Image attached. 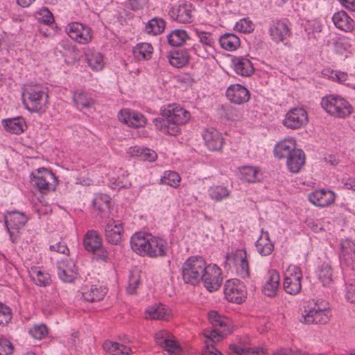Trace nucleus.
I'll use <instances>...</instances> for the list:
<instances>
[{
	"label": "nucleus",
	"instance_id": "cd10ccee",
	"mask_svg": "<svg viewBox=\"0 0 355 355\" xmlns=\"http://www.w3.org/2000/svg\"><path fill=\"white\" fill-rule=\"evenodd\" d=\"M232 62L233 69L237 75L248 77L254 71L252 62L247 57H234Z\"/></svg>",
	"mask_w": 355,
	"mask_h": 355
},
{
	"label": "nucleus",
	"instance_id": "f3484780",
	"mask_svg": "<svg viewBox=\"0 0 355 355\" xmlns=\"http://www.w3.org/2000/svg\"><path fill=\"white\" fill-rule=\"evenodd\" d=\"M247 252L244 249H238L232 254H227L226 259L227 261H233L236 267L238 275L242 278L249 277V265L247 259Z\"/></svg>",
	"mask_w": 355,
	"mask_h": 355
},
{
	"label": "nucleus",
	"instance_id": "603ef678",
	"mask_svg": "<svg viewBox=\"0 0 355 355\" xmlns=\"http://www.w3.org/2000/svg\"><path fill=\"white\" fill-rule=\"evenodd\" d=\"M73 98L76 107L80 110L89 108L94 105V101L82 92H76Z\"/></svg>",
	"mask_w": 355,
	"mask_h": 355
},
{
	"label": "nucleus",
	"instance_id": "b1692460",
	"mask_svg": "<svg viewBox=\"0 0 355 355\" xmlns=\"http://www.w3.org/2000/svg\"><path fill=\"white\" fill-rule=\"evenodd\" d=\"M335 193L331 190H315L309 195V201L318 207H327L335 201Z\"/></svg>",
	"mask_w": 355,
	"mask_h": 355
},
{
	"label": "nucleus",
	"instance_id": "e2e57ef3",
	"mask_svg": "<svg viewBox=\"0 0 355 355\" xmlns=\"http://www.w3.org/2000/svg\"><path fill=\"white\" fill-rule=\"evenodd\" d=\"M148 2V0H128L127 6L132 10H139L143 9Z\"/></svg>",
	"mask_w": 355,
	"mask_h": 355
},
{
	"label": "nucleus",
	"instance_id": "774afa93",
	"mask_svg": "<svg viewBox=\"0 0 355 355\" xmlns=\"http://www.w3.org/2000/svg\"><path fill=\"white\" fill-rule=\"evenodd\" d=\"M272 355H303L299 352L292 350L291 348H279L272 353Z\"/></svg>",
	"mask_w": 355,
	"mask_h": 355
},
{
	"label": "nucleus",
	"instance_id": "6e6552de",
	"mask_svg": "<svg viewBox=\"0 0 355 355\" xmlns=\"http://www.w3.org/2000/svg\"><path fill=\"white\" fill-rule=\"evenodd\" d=\"M331 318L329 309L320 308L315 304L313 306L309 305L302 313L300 322L306 324H326Z\"/></svg>",
	"mask_w": 355,
	"mask_h": 355
},
{
	"label": "nucleus",
	"instance_id": "412c9836",
	"mask_svg": "<svg viewBox=\"0 0 355 355\" xmlns=\"http://www.w3.org/2000/svg\"><path fill=\"white\" fill-rule=\"evenodd\" d=\"M58 275L64 282H72L78 275V268L71 259H66L58 263Z\"/></svg>",
	"mask_w": 355,
	"mask_h": 355
},
{
	"label": "nucleus",
	"instance_id": "5fc2aeb1",
	"mask_svg": "<svg viewBox=\"0 0 355 355\" xmlns=\"http://www.w3.org/2000/svg\"><path fill=\"white\" fill-rule=\"evenodd\" d=\"M140 273L141 271L137 268L130 271L128 284L126 288V291L129 294L135 293L137 286L140 284Z\"/></svg>",
	"mask_w": 355,
	"mask_h": 355
},
{
	"label": "nucleus",
	"instance_id": "a19ab883",
	"mask_svg": "<svg viewBox=\"0 0 355 355\" xmlns=\"http://www.w3.org/2000/svg\"><path fill=\"white\" fill-rule=\"evenodd\" d=\"M219 43L223 49L226 51H234L241 44L240 39L233 33H225L219 38Z\"/></svg>",
	"mask_w": 355,
	"mask_h": 355
},
{
	"label": "nucleus",
	"instance_id": "a18cd8bd",
	"mask_svg": "<svg viewBox=\"0 0 355 355\" xmlns=\"http://www.w3.org/2000/svg\"><path fill=\"white\" fill-rule=\"evenodd\" d=\"M94 206L98 211V214L103 218H108L110 215V204L109 197L100 196L96 197L93 202Z\"/></svg>",
	"mask_w": 355,
	"mask_h": 355
},
{
	"label": "nucleus",
	"instance_id": "c756f323",
	"mask_svg": "<svg viewBox=\"0 0 355 355\" xmlns=\"http://www.w3.org/2000/svg\"><path fill=\"white\" fill-rule=\"evenodd\" d=\"M205 145L210 150H220L223 145L222 135L214 128L205 130L202 133Z\"/></svg>",
	"mask_w": 355,
	"mask_h": 355
},
{
	"label": "nucleus",
	"instance_id": "c85d7f7f",
	"mask_svg": "<svg viewBox=\"0 0 355 355\" xmlns=\"http://www.w3.org/2000/svg\"><path fill=\"white\" fill-rule=\"evenodd\" d=\"M147 236L149 239V244L148 245L146 255L150 257L165 255L167 250L166 242L161 238L153 236L150 234Z\"/></svg>",
	"mask_w": 355,
	"mask_h": 355
},
{
	"label": "nucleus",
	"instance_id": "a878e982",
	"mask_svg": "<svg viewBox=\"0 0 355 355\" xmlns=\"http://www.w3.org/2000/svg\"><path fill=\"white\" fill-rule=\"evenodd\" d=\"M123 233V224L119 221L110 220L105 227V239L111 244H119L121 240V235Z\"/></svg>",
	"mask_w": 355,
	"mask_h": 355
},
{
	"label": "nucleus",
	"instance_id": "39448f33",
	"mask_svg": "<svg viewBox=\"0 0 355 355\" xmlns=\"http://www.w3.org/2000/svg\"><path fill=\"white\" fill-rule=\"evenodd\" d=\"M320 104L329 114L337 118L348 117L353 112L349 103L338 95L331 94L323 97Z\"/></svg>",
	"mask_w": 355,
	"mask_h": 355
},
{
	"label": "nucleus",
	"instance_id": "1a4fd4ad",
	"mask_svg": "<svg viewBox=\"0 0 355 355\" xmlns=\"http://www.w3.org/2000/svg\"><path fill=\"white\" fill-rule=\"evenodd\" d=\"M302 272L300 267L290 265L284 272L283 286L285 291L291 295H296L302 289Z\"/></svg>",
	"mask_w": 355,
	"mask_h": 355
},
{
	"label": "nucleus",
	"instance_id": "5701e85b",
	"mask_svg": "<svg viewBox=\"0 0 355 355\" xmlns=\"http://www.w3.org/2000/svg\"><path fill=\"white\" fill-rule=\"evenodd\" d=\"M119 121L132 128L143 127L146 120L143 114L129 109H123L118 115Z\"/></svg>",
	"mask_w": 355,
	"mask_h": 355
},
{
	"label": "nucleus",
	"instance_id": "aec40b11",
	"mask_svg": "<svg viewBox=\"0 0 355 355\" xmlns=\"http://www.w3.org/2000/svg\"><path fill=\"white\" fill-rule=\"evenodd\" d=\"M155 341L157 345L168 353L175 354L180 350V347L174 336L166 330H160L155 334Z\"/></svg>",
	"mask_w": 355,
	"mask_h": 355
},
{
	"label": "nucleus",
	"instance_id": "bb28decb",
	"mask_svg": "<svg viewBox=\"0 0 355 355\" xmlns=\"http://www.w3.org/2000/svg\"><path fill=\"white\" fill-rule=\"evenodd\" d=\"M265 279L262 288L263 294L268 297L275 296L279 286L280 277L278 272L274 269L269 270Z\"/></svg>",
	"mask_w": 355,
	"mask_h": 355
},
{
	"label": "nucleus",
	"instance_id": "09e8293b",
	"mask_svg": "<svg viewBox=\"0 0 355 355\" xmlns=\"http://www.w3.org/2000/svg\"><path fill=\"white\" fill-rule=\"evenodd\" d=\"M135 56L139 60H149L153 54V48L150 44L140 43L133 49Z\"/></svg>",
	"mask_w": 355,
	"mask_h": 355
},
{
	"label": "nucleus",
	"instance_id": "6e6d98bb",
	"mask_svg": "<svg viewBox=\"0 0 355 355\" xmlns=\"http://www.w3.org/2000/svg\"><path fill=\"white\" fill-rule=\"evenodd\" d=\"M254 24L249 18L241 19L234 25V30L243 33H249L254 31Z\"/></svg>",
	"mask_w": 355,
	"mask_h": 355
},
{
	"label": "nucleus",
	"instance_id": "ddd939ff",
	"mask_svg": "<svg viewBox=\"0 0 355 355\" xmlns=\"http://www.w3.org/2000/svg\"><path fill=\"white\" fill-rule=\"evenodd\" d=\"M200 282L210 292L218 290L223 282L220 269L216 264H207Z\"/></svg>",
	"mask_w": 355,
	"mask_h": 355
},
{
	"label": "nucleus",
	"instance_id": "423d86ee",
	"mask_svg": "<svg viewBox=\"0 0 355 355\" xmlns=\"http://www.w3.org/2000/svg\"><path fill=\"white\" fill-rule=\"evenodd\" d=\"M206 266V261L201 257L189 258L182 266V275L184 282L192 285L198 284Z\"/></svg>",
	"mask_w": 355,
	"mask_h": 355
},
{
	"label": "nucleus",
	"instance_id": "4c0bfd02",
	"mask_svg": "<svg viewBox=\"0 0 355 355\" xmlns=\"http://www.w3.org/2000/svg\"><path fill=\"white\" fill-rule=\"evenodd\" d=\"M86 62L92 70L99 71L105 66L103 55L98 51L88 49L85 53Z\"/></svg>",
	"mask_w": 355,
	"mask_h": 355
},
{
	"label": "nucleus",
	"instance_id": "8fccbe9b",
	"mask_svg": "<svg viewBox=\"0 0 355 355\" xmlns=\"http://www.w3.org/2000/svg\"><path fill=\"white\" fill-rule=\"evenodd\" d=\"M187 38V32L182 29H175L167 36L168 44L173 46H181Z\"/></svg>",
	"mask_w": 355,
	"mask_h": 355
},
{
	"label": "nucleus",
	"instance_id": "0e129e2a",
	"mask_svg": "<svg viewBox=\"0 0 355 355\" xmlns=\"http://www.w3.org/2000/svg\"><path fill=\"white\" fill-rule=\"evenodd\" d=\"M157 158V154L155 150L144 148L141 160L153 162Z\"/></svg>",
	"mask_w": 355,
	"mask_h": 355
},
{
	"label": "nucleus",
	"instance_id": "f704fd0d",
	"mask_svg": "<svg viewBox=\"0 0 355 355\" xmlns=\"http://www.w3.org/2000/svg\"><path fill=\"white\" fill-rule=\"evenodd\" d=\"M305 163L304 153L297 149L293 151V153L287 158L286 166L291 173H297Z\"/></svg>",
	"mask_w": 355,
	"mask_h": 355
},
{
	"label": "nucleus",
	"instance_id": "a211bd4d",
	"mask_svg": "<svg viewBox=\"0 0 355 355\" xmlns=\"http://www.w3.org/2000/svg\"><path fill=\"white\" fill-rule=\"evenodd\" d=\"M83 245L86 250L94 252L97 250L101 251L99 257L102 260H106L107 253L101 249L102 239L99 234L95 230H88L83 239Z\"/></svg>",
	"mask_w": 355,
	"mask_h": 355
},
{
	"label": "nucleus",
	"instance_id": "7c9ffc66",
	"mask_svg": "<svg viewBox=\"0 0 355 355\" xmlns=\"http://www.w3.org/2000/svg\"><path fill=\"white\" fill-rule=\"evenodd\" d=\"M148 233L136 232L130 238V246L133 251L139 255H146L149 239Z\"/></svg>",
	"mask_w": 355,
	"mask_h": 355
},
{
	"label": "nucleus",
	"instance_id": "393cba45",
	"mask_svg": "<svg viewBox=\"0 0 355 355\" xmlns=\"http://www.w3.org/2000/svg\"><path fill=\"white\" fill-rule=\"evenodd\" d=\"M226 96L232 103L241 105L250 99V92L243 86L239 84L230 85L226 91Z\"/></svg>",
	"mask_w": 355,
	"mask_h": 355
},
{
	"label": "nucleus",
	"instance_id": "2f4dec72",
	"mask_svg": "<svg viewBox=\"0 0 355 355\" xmlns=\"http://www.w3.org/2000/svg\"><path fill=\"white\" fill-rule=\"evenodd\" d=\"M332 21L337 28L345 32H351L354 28V20L345 11L335 13Z\"/></svg>",
	"mask_w": 355,
	"mask_h": 355
},
{
	"label": "nucleus",
	"instance_id": "bf43d9fd",
	"mask_svg": "<svg viewBox=\"0 0 355 355\" xmlns=\"http://www.w3.org/2000/svg\"><path fill=\"white\" fill-rule=\"evenodd\" d=\"M12 314L10 309L0 304V325L7 324L11 320Z\"/></svg>",
	"mask_w": 355,
	"mask_h": 355
},
{
	"label": "nucleus",
	"instance_id": "dca6fc26",
	"mask_svg": "<svg viewBox=\"0 0 355 355\" xmlns=\"http://www.w3.org/2000/svg\"><path fill=\"white\" fill-rule=\"evenodd\" d=\"M340 261L341 266L354 268L355 264V243L350 239H342L340 243Z\"/></svg>",
	"mask_w": 355,
	"mask_h": 355
},
{
	"label": "nucleus",
	"instance_id": "9b49d317",
	"mask_svg": "<svg viewBox=\"0 0 355 355\" xmlns=\"http://www.w3.org/2000/svg\"><path fill=\"white\" fill-rule=\"evenodd\" d=\"M27 220V217L19 211H12L5 215V225L10 236V240L12 243L17 241L19 230L26 225Z\"/></svg>",
	"mask_w": 355,
	"mask_h": 355
},
{
	"label": "nucleus",
	"instance_id": "13d9d810",
	"mask_svg": "<svg viewBox=\"0 0 355 355\" xmlns=\"http://www.w3.org/2000/svg\"><path fill=\"white\" fill-rule=\"evenodd\" d=\"M168 61L172 66L180 68L187 62L188 58L179 52H175L168 57Z\"/></svg>",
	"mask_w": 355,
	"mask_h": 355
},
{
	"label": "nucleus",
	"instance_id": "338daca9",
	"mask_svg": "<svg viewBox=\"0 0 355 355\" xmlns=\"http://www.w3.org/2000/svg\"><path fill=\"white\" fill-rule=\"evenodd\" d=\"M39 15L42 16V21L46 24H51L54 21V17L52 13L47 8H42L40 10Z\"/></svg>",
	"mask_w": 355,
	"mask_h": 355
},
{
	"label": "nucleus",
	"instance_id": "c03bdc74",
	"mask_svg": "<svg viewBox=\"0 0 355 355\" xmlns=\"http://www.w3.org/2000/svg\"><path fill=\"white\" fill-rule=\"evenodd\" d=\"M208 193L213 200L218 202L229 198L230 196V191L227 187L214 185L209 187Z\"/></svg>",
	"mask_w": 355,
	"mask_h": 355
},
{
	"label": "nucleus",
	"instance_id": "f03ea898",
	"mask_svg": "<svg viewBox=\"0 0 355 355\" xmlns=\"http://www.w3.org/2000/svg\"><path fill=\"white\" fill-rule=\"evenodd\" d=\"M208 318L212 325V329H205V336L207 338L205 341V347L202 350L203 355H223L219 352L212 343L219 342L225 336L231 333L230 321L224 316L218 314L215 311H211L208 313Z\"/></svg>",
	"mask_w": 355,
	"mask_h": 355
},
{
	"label": "nucleus",
	"instance_id": "7ed1b4c3",
	"mask_svg": "<svg viewBox=\"0 0 355 355\" xmlns=\"http://www.w3.org/2000/svg\"><path fill=\"white\" fill-rule=\"evenodd\" d=\"M208 318L212 325V329H205V336L207 338L205 341V347L202 350L203 355H223L219 352L212 343L219 342L225 336L231 333L230 321L224 316L218 314L215 311H211L208 313Z\"/></svg>",
	"mask_w": 355,
	"mask_h": 355
},
{
	"label": "nucleus",
	"instance_id": "680f3d73",
	"mask_svg": "<svg viewBox=\"0 0 355 355\" xmlns=\"http://www.w3.org/2000/svg\"><path fill=\"white\" fill-rule=\"evenodd\" d=\"M329 76L334 81L339 83H345L348 78V74L340 71H331Z\"/></svg>",
	"mask_w": 355,
	"mask_h": 355
},
{
	"label": "nucleus",
	"instance_id": "49530a36",
	"mask_svg": "<svg viewBox=\"0 0 355 355\" xmlns=\"http://www.w3.org/2000/svg\"><path fill=\"white\" fill-rule=\"evenodd\" d=\"M333 45L336 53L347 57L349 52L351 43L349 39L346 37H337L333 39Z\"/></svg>",
	"mask_w": 355,
	"mask_h": 355
},
{
	"label": "nucleus",
	"instance_id": "4468645a",
	"mask_svg": "<svg viewBox=\"0 0 355 355\" xmlns=\"http://www.w3.org/2000/svg\"><path fill=\"white\" fill-rule=\"evenodd\" d=\"M66 32L71 40L80 44H87L92 39V29L78 22L69 24Z\"/></svg>",
	"mask_w": 355,
	"mask_h": 355
},
{
	"label": "nucleus",
	"instance_id": "79ce46f5",
	"mask_svg": "<svg viewBox=\"0 0 355 355\" xmlns=\"http://www.w3.org/2000/svg\"><path fill=\"white\" fill-rule=\"evenodd\" d=\"M146 313L147 318L156 320H168L169 318L168 310L165 305H153L149 306Z\"/></svg>",
	"mask_w": 355,
	"mask_h": 355
},
{
	"label": "nucleus",
	"instance_id": "864d4df0",
	"mask_svg": "<svg viewBox=\"0 0 355 355\" xmlns=\"http://www.w3.org/2000/svg\"><path fill=\"white\" fill-rule=\"evenodd\" d=\"M160 182L163 184L177 188L180 182L179 174L175 171H167L164 173L163 176L160 179Z\"/></svg>",
	"mask_w": 355,
	"mask_h": 355
},
{
	"label": "nucleus",
	"instance_id": "9d476101",
	"mask_svg": "<svg viewBox=\"0 0 355 355\" xmlns=\"http://www.w3.org/2000/svg\"><path fill=\"white\" fill-rule=\"evenodd\" d=\"M32 183L42 193L54 191L56 186V178L50 171L42 168L32 173Z\"/></svg>",
	"mask_w": 355,
	"mask_h": 355
},
{
	"label": "nucleus",
	"instance_id": "58836bf2",
	"mask_svg": "<svg viewBox=\"0 0 355 355\" xmlns=\"http://www.w3.org/2000/svg\"><path fill=\"white\" fill-rule=\"evenodd\" d=\"M106 293V288H103L102 286L98 287L97 286L92 285L89 288H84L82 292V295L85 301L94 302L101 300L105 295Z\"/></svg>",
	"mask_w": 355,
	"mask_h": 355
},
{
	"label": "nucleus",
	"instance_id": "052dcab7",
	"mask_svg": "<svg viewBox=\"0 0 355 355\" xmlns=\"http://www.w3.org/2000/svg\"><path fill=\"white\" fill-rule=\"evenodd\" d=\"M13 352V346L6 339H0V355H10Z\"/></svg>",
	"mask_w": 355,
	"mask_h": 355
},
{
	"label": "nucleus",
	"instance_id": "37998d69",
	"mask_svg": "<svg viewBox=\"0 0 355 355\" xmlns=\"http://www.w3.org/2000/svg\"><path fill=\"white\" fill-rule=\"evenodd\" d=\"M103 347L105 351L112 355H129L131 352L130 347L109 340H107L103 343Z\"/></svg>",
	"mask_w": 355,
	"mask_h": 355
},
{
	"label": "nucleus",
	"instance_id": "f257e3e1",
	"mask_svg": "<svg viewBox=\"0 0 355 355\" xmlns=\"http://www.w3.org/2000/svg\"><path fill=\"white\" fill-rule=\"evenodd\" d=\"M161 113L166 119H155L154 124L163 133L172 136L178 135L180 126L187 123L191 117L190 113L178 104L164 105Z\"/></svg>",
	"mask_w": 355,
	"mask_h": 355
},
{
	"label": "nucleus",
	"instance_id": "e433bc0d",
	"mask_svg": "<svg viewBox=\"0 0 355 355\" xmlns=\"http://www.w3.org/2000/svg\"><path fill=\"white\" fill-rule=\"evenodd\" d=\"M317 275L318 279L322 282L323 286H331L333 284V271L331 263L329 260H326L319 265Z\"/></svg>",
	"mask_w": 355,
	"mask_h": 355
},
{
	"label": "nucleus",
	"instance_id": "6ab92c4d",
	"mask_svg": "<svg viewBox=\"0 0 355 355\" xmlns=\"http://www.w3.org/2000/svg\"><path fill=\"white\" fill-rule=\"evenodd\" d=\"M268 33L275 43L283 42L291 35V29L286 22L282 20L272 21L268 28Z\"/></svg>",
	"mask_w": 355,
	"mask_h": 355
},
{
	"label": "nucleus",
	"instance_id": "4d7b16f0",
	"mask_svg": "<svg viewBox=\"0 0 355 355\" xmlns=\"http://www.w3.org/2000/svg\"><path fill=\"white\" fill-rule=\"evenodd\" d=\"M30 335L36 339L42 340L48 334L47 327L43 324H35L28 331Z\"/></svg>",
	"mask_w": 355,
	"mask_h": 355
},
{
	"label": "nucleus",
	"instance_id": "473e14b6",
	"mask_svg": "<svg viewBox=\"0 0 355 355\" xmlns=\"http://www.w3.org/2000/svg\"><path fill=\"white\" fill-rule=\"evenodd\" d=\"M297 150L293 139H286L277 143L274 149L275 157L279 159L288 158L293 151Z\"/></svg>",
	"mask_w": 355,
	"mask_h": 355
},
{
	"label": "nucleus",
	"instance_id": "3c124183",
	"mask_svg": "<svg viewBox=\"0 0 355 355\" xmlns=\"http://www.w3.org/2000/svg\"><path fill=\"white\" fill-rule=\"evenodd\" d=\"M165 28V21L162 19L154 18L148 21L145 30L148 34L156 35L163 32Z\"/></svg>",
	"mask_w": 355,
	"mask_h": 355
},
{
	"label": "nucleus",
	"instance_id": "0eeeda50",
	"mask_svg": "<svg viewBox=\"0 0 355 355\" xmlns=\"http://www.w3.org/2000/svg\"><path fill=\"white\" fill-rule=\"evenodd\" d=\"M198 43L193 46L196 54L203 59L213 56L215 53L216 39L212 33L200 30H196Z\"/></svg>",
	"mask_w": 355,
	"mask_h": 355
},
{
	"label": "nucleus",
	"instance_id": "de8ad7c7",
	"mask_svg": "<svg viewBox=\"0 0 355 355\" xmlns=\"http://www.w3.org/2000/svg\"><path fill=\"white\" fill-rule=\"evenodd\" d=\"M241 179L248 182H254L260 180L261 175L258 168L245 166L241 168Z\"/></svg>",
	"mask_w": 355,
	"mask_h": 355
},
{
	"label": "nucleus",
	"instance_id": "4be33fe9",
	"mask_svg": "<svg viewBox=\"0 0 355 355\" xmlns=\"http://www.w3.org/2000/svg\"><path fill=\"white\" fill-rule=\"evenodd\" d=\"M193 8L191 3H182L171 8L169 15L180 23H190L192 21Z\"/></svg>",
	"mask_w": 355,
	"mask_h": 355
},
{
	"label": "nucleus",
	"instance_id": "f8f14e48",
	"mask_svg": "<svg viewBox=\"0 0 355 355\" xmlns=\"http://www.w3.org/2000/svg\"><path fill=\"white\" fill-rule=\"evenodd\" d=\"M224 294L229 302L241 304L246 297L245 286L239 279L227 280L225 284Z\"/></svg>",
	"mask_w": 355,
	"mask_h": 355
},
{
	"label": "nucleus",
	"instance_id": "69168bd1",
	"mask_svg": "<svg viewBox=\"0 0 355 355\" xmlns=\"http://www.w3.org/2000/svg\"><path fill=\"white\" fill-rule=\"evenodd\" d=\"M345 296L349 302H355V279L352 283L346 284Z\"/></svg>",
	"mask_w": 355,
	"mask_h": 355
},
{
	"label": "nucleus",
	"instance_id": "ea45409f",
	"mask_svg": "<svg viewBox=\"0 0 355 355\" xmlns=\"http://www.w3.org/2000/svg\"><path fill=\"white\" fill-rule=\"evenodd\" d=\"M3 125L6 131L16 135L21 134L26 128V122L21 117L6 119Z\"/></svg>",
	"mask_w": 355,
	"mask_h": 355
},
{
	"label": "nucleus",
	"instance_id": "20e7f679",
	"mask_svg": "<svg viewBox=\"0 0 355 355\" xmlns=\"http://www.w3.org/2000/svg\"><path fill=\"white\" fill-rule=\"evenodd\" d=\"M23 101L26 108L32 112H43L48 104L46 88L40 85L28 84L23 89Z\"/></svg>",
	"mask_w": 355,
	"mask_h": 355
},
{
	"label": "nucleus",
	"instance_id": "c9c22d12",
	"mask_svg": "<svg viewBox=\"0 0 355 355\" xmlns=\"http://www.w3.org/2000/svg\"><path fill=\"white\" fill-rule=\"evenodd\" d=\"M28 273L31 279L37 286L46 287L51 282L50 275L39 267H31Z\"/></svg>",
	"mask_w": 355,
	"mask_h": 355
},
{
	"label": "nucleus",
	"instance_id": "2eb2a0df",
	"mask_svg": "<svg viewBox=\"0 0 355 355\" xmlns=\"http://www.w3.org/2000/svg\"><path fill=\"white\" fill-rule=\"evenodd\" d=\"M308 123V114L302 107L291 109L285 115L283 124L287 128L300 129Z\"/></svg>",
	"mask_w": 355,
	"mask_h": 355
},
{
	"label": "nucleus",
	"instance_id": "72a5a7b5",
	"mask_svg": "<svg viewBox=\"0 0 355 355\" xmlns=\"http://www.w3.org/2000/svg\"><path fill=\"white\" fill-rule=\"evenodd\" d=\"M255 247L257 252L262 256H268L274 250V244L270 241L268 232L261 231V235L256 241Z\"/></svg>",
	"mask_w": 355,
	"mask_h": 355
}]
</instances>
